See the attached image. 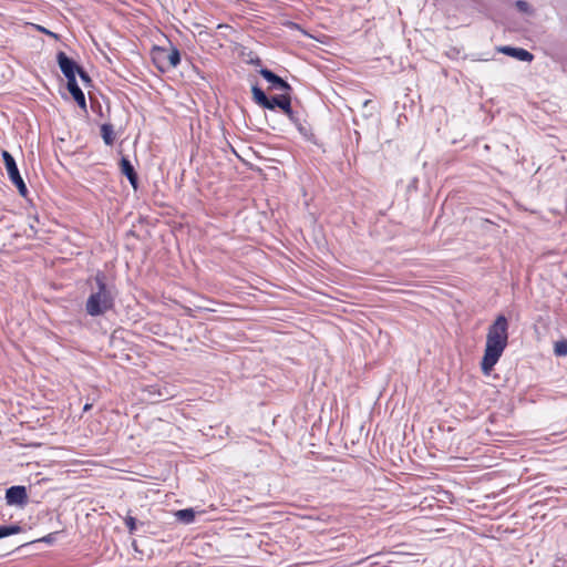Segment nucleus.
I'll use <instances>...</instances> for the list:
<instances>
[{
  "label": "nucleus",
  "instance_id": "nucleus-1",
  "mask_svg": "<svg viewBox=\"0 0 567 567\" xmlns=\"http://www.w3.org/2000/svg\"><path fill=\"white\" fill-rule=\"evenodd\" d=\"M507 343L508 320L505 316L499 315L487 330L484 355L481 362V368L484 374H489L502 357Z\"/></svg>",
  "mask_w": 567,
  "mask_h": 567
},
{
  "label": "nucleus",
  "instance_id": "nucleus-2",
  "mask_svg": "<svg viewBox=\"0 0 567 567\" xmlns=\"http://www.w3.org/2000/svg\"><path fill=\"white\" fill-rule=\"evenodd\" d=\"M94 281L96 290L93 291L85 303V311L92 317H99L107 312L114 307V288L105 281V275L99 271Z\"/></svg>",
  "mask_w": 567,
  "mask_h": 567
},
{
  "label": "nucleus",
  "instance_id": "nucleus-3",
  "mask_svg": "<svg viewBox=\"0 0 567 567\" xmlns=\"http://www.w3.org/2000/svg\"><path fill=\"white\" fill-rule=\"evenodd\" d=\"M2 158L8 173V176L13 185L18 188L21 196L25 197L28 194L27 185L20 175L16 159L8 151H2Z\"/></svg>",
  "mask_w": 567,
  "mask_h": 567
},
{
  "label": "nucleus",
  "instance_id": "nucleus-4",
  "mask_svg": "<svg viewBox=\"0 0 567 567\" xmlns=\"http://www.w3.org/2000/svg\"><path fill=\"white\" fill-rule=\"evenodd\" d=\"M155 60L161 63V69L176 68L181 62V53L176 48H158L155 52Z\"/></svg>",
  "mask_w": 567,
  "mask_h": 567
},
{
  "label": "nucleus",
  "instance_id": "nucleus-5",
  "mask_svg": "<svg viewBox=\"0 0 567 567\" xmlns=\"http://www.w3.org/2000/svg\"><path fill=\"white\" fill-rule=\"evenodd\" d=\"M56 61L68 82L76 80L79 65L72 59H70L64 52L60 51L56 54Z\"/></svg>",
  "mask_w": 567,
  "mask_h": 567
},
{
  "label": "nucleus",
  "instance_id": "nucleus-6",
  "mask_svg": "<svg viewBox=\"0 0 567 567\" xmlns=\"http://www.w3.org/2000/svg\"><path fill=\"white\" fill-rule=\"evenodd\" d=\"M6 501L8 505H24L28 502V494L24 486L16 485L6 491Z\"/></svg>",
  "mask_w": 567,
  "mask_h": 567
},
{
  "label": "nucleus",
  "instance_id": "nucleus-7",
  "mask_svg": "<svg viewBox=\"0 0 567 567\" xmlns=\"http://www.w3.org/2000/svg\"><path fill=\"white\" fill-rule=\"evenodd\" d=\"M259 74L269 83H271L274 89L281 90V91H290L291 86L288 82H286L284 79L275 74L272 71L268 69H261L259 71Z\"/></svg>",
  "mask_w": 567,
  "mask_h": 567
},
{
  "label": "nucleus",
  "instance_id": "nucleus-8",
  "mask_svg": "<svg viewBox=\"0 0 567 567\" xmlns=\"http://www.w3.org/2000/svg\"><path fill=\"white\" fill-rule=\"evenodd\" d=\"M498 51L508 56L515 58V59H517L519 61H524V62H530L534 59V55L529 51H527L523 48H514V47H509V45H504V47H501L498 49Z\"/></svg>",
  "mask_w": 567,
  "mask_h": 567
},
{
  "label": "nucleus",
  "instance_id": "nucleus-9",
  "mask_svg": "<svg viewBox=\"0 0 567 567\" xmlns=\"http://www.w3.org/2000/svg\"><path fill=\"white\" fill-rule=\"evenodd\" d=\"M121 172L127 177L130 184L134 189L137 188V174L134 169V166L126 157H122L120 162Z\"/></svg>",
  "mask_w": 567,
  "mask_h": 567
},
{
  "label": "nucleus",
  "instance_id": "nucleus-10",
  "mask_svg": "<svg viewBox=\"0 0 567 567\" xmlns=\"http://www.w3.org/2000/svg\"><path fill=\"white\" fill-rule=\"evenodd\" d=\"M68 90L70 94L73 96L74 101L82 109L86 107L85 96L80 86L78 85L76 80L68 82Z\"/></svg>",
  "mask_w": 567,
  "mask_h": 567
},
{
  "label": "nucleus",
  "instance_id": "nucleus-11",
  "mask_svg": "<svg viewBox=\"0 0 567 567\" xmlns=\"http://www.w3.org/2000/svg\"><path fill=\"white\" fill-rule=\"evenodd\" d=\"M270 109L279 107L282 112H290L291 99L288 94H281L270 97Z\"/></svg>",
  "mask_w": 567,
  "mask_h": 567
},
{
  "label": "nucleus",
  "instance_id": "nucleus-12",
  "mask_svg": "<svg viewBox=\"0 0 567 567\" xmlns=\"http://www.w3.org/2000/svg\"><path fill=\"white\" fill-rule=\"evenodd\" d=\"M251 93H252V97H254V101L262 106L264 109H270V99L265 94V92L258 86V85H254L251 87Z\"/></svg>",
  "mask_w": 567,
  "mask_h": 567
},
{
  "label": "nucleus",
  "instance_id": "nucleus-13",
  "mask_svg": "<svg viewBox=\"0 0 567 567\" xmlns=\"http://www.w3.org/2000/svg\"><path fill=\"white\" fill-rule=\"evenodd\" d=\"M101 136L106 145L112 146L115 141V132L113 125L110 123L102 124Z\"/></svg>",
  "mask_w": 567,
  "mask_h": 567
},
{
  "label": "nucleus",
  "instance_id": "nucleus-14",
  "mask_svg": "<svg viewBox=\"0 0 567 567\" xmlns=\"http://www.w3.org/2000/svg\"><path fill=\"white\" fill-rule=\"evenodd\" d=\"M175 516L179 522H182L184 524H190L195 519V512L193 508H185V509L177 511L175 513Z\"/></svg>",
  "mask_w": 567,
  "mask_h": 567
},
{
  "label": "nucleus",
  "instance_id": "nucleus-15",
  "mask_svg": "<svg viewBox=\"0 0 567 567\" xmlns=\"http://www.w3.org/2000/svg\"><path fill=\"white\" fill-rule=\"evenodd\" d=\"M21 532V527L19 525H3L0 526V539L7 536H11Z\"/></svg>",
  "mask_w": 567,
  "mask_h": 567
},
{
  "label": "nucleus",
  "instance_id": "nucleus-16",
  "mask_svg": "<svg viewBox=\"0 0 567 567\" xmlns=\"http://www.w3.org/2000/svg\"><path fill=\"white\" fill-rule=\"evenodd\" d=\"M554 351L556 355H567V340L557 341Z\"/></svg>",
  "mask_w": 567,
  "mask_h": 567
},
{
  "label": "nucleus",
  "instance_id": "nucleus-17",
  "mask_svg": "<svg viewBox=\"0 0 567 567\" xmlns=\"http://www.w3.org/2000/svg\"><path fill=\"white\" fill-rule=\"evenodd\" d=\"M288 118L299 128L301 130V122L298 117L297 113L290 107V112H284Z\"/></svg>",
  "mask_w": 567,
  "mask_h": 567
},
{
  "label": "nucleus",
  "instance_id": "nucleus-18",
  "mask_svg": "<svg viewBox=\"0 0 567 567\" xmlns=\"http://www.w3.org/2000/svg\"><path fill=\"white\" fill-rule=\"evenodd\" d=\"M124 522L130 533H134L136 530V519L133 516H126Z\"/></svg>",
  "mask_w": 567,
  "mask_h": 567
},
{
  "label": "nucleus",
  "instance_id": "nucleus-19",
  "mask_svg": "<svg viewBox=\"0 0 567 567\" xmlns=\"http://www.w3.org/2000/svg\"><path fill=\"white\" fill-rule=\"evenodd\" d=\"M76 74H79L83 83L89 84L91 82L90 75L82 68L79 66Z\"/></svg>",
  "mask_w": 567,
  "mask_h": 567
},
{
  "label": "nucleus",
  "instance_id": "nucleus-20",
  "mask_svg": "<svg viewBox=\"0 0 567 567\" xmlns=\"http://www.w3.org/2000/svg\"><path fill=\"white\" fill-rule=\"evenodd\" d=\"M516 7L523 11V12H527L528 11V3L526 1H523V0H518L516 1Z\"/></svg>",
  "mask_w": 567,
  "mask_h": 567
},
{
  "label": "nucleus",
  "instance_id": "nucleus-21",
  "mask_svg": "<svg viewBox=\"0 0 567 567\" xmlns=\"http://www.w3.org/2000/svg\"><path fill=\"white\" fill-rule=\"evenodd\" d=\"M54 537H55V534L52 533V534L44 536L41 540L45 542V543H51V542H53Z\"/></svg>",
  "mask_w": 567,
  "mask_h": 567
},
{
  "label": "nucleus",
  "instance_id": "nucleus-22",
  "mask_svg": "<svg viewBox=\"0 0 567 567\" xmlns=\"http://www.w3.org/2000/svg\"><path fill=\"white\" fill-rule=\"evenodd\" d=\"M39 30H40L41 32H43V33H45V34L50 35V37L58 38V35H56L54 32H51V31L47 30V29H45V28H43V27H39Z\"/></svg>",
  "mask_w": 567,
  "mask_h": 567
},
{
  "label": "nucleus",
  "instance_id": "nucleus-23",
  "mask_svg": "<svg viewBox=\"0 0 567 567\" xmlns=\"http://www.w3.org/2000/svg\"><path fill=\"white\" fill-rule=\"evenodd\" d=\"M372 103L371 100H365L363 103H362V107L365 109V110H369V105Z\"/></svg>",
  "mask_w": 567,
  "mask_h": 567
},
{
  "label": "nucleus",
  "instance_id": "nucleus-24",
  "mask_svg": "<svg viewBox=\"0 0 567 567\" xmlns=\"http://www.w3.org/2000/svg\"><path fill=\"white\" fill-rule=\"evenodd\" d=\"M372 115H373V112H372V111H367V112H364V113H363V116H364L365 118H369V117H371Z\"/></svg>",
  "mask_w": 567,
  "mask_h": 567
},
{
  "label": "nucleus",
  "instance_id": "nucleus-25",
  "mask_svg": "<svg viewBox=\"0 0 567 567\" xmlns=\"http://www.w3.org/2000/svg\"><path fill=\"white\" fill-rule=\"evenodd\" d=\"M92 408V404L86 403L83 408L84 411H89Z\"/></svg>",
  "mask_w": 567,
  "mask_h": 567
}]
</instances>
